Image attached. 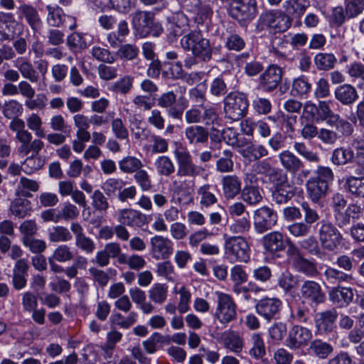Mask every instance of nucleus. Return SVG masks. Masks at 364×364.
<instances>
[{
    "label": "nucleus",
    "instance_id": "72a5a7b5",
    "mask_svg": "<svg viewBox=\"0 0 364 364\" xmlns=\"http://www.w3.org/2000/svg\"><path fill=\"white\" fill-rule=\"evenodd\" d=\"M364 213V207L357 203L349 204L343 213L336 216L339 225H346L350 223V219L359 220Z\"/></svg>",
    "mask_w": 364,
    "mask_h": 364
},
{
    "label": "nucleus",
    "instance_id": "052dcab7",
    "mask_svg": "<svg viewBox=\"0 0 364 364\" xmlns=\"http://www.w3.org/2000/svg\"><path fill=\"white\" fill-rule=\"evenodd\" d=\"M39 188L37 181L26 177H21L16 188L18 196H28L29 191L36 192Z\"/></svg>",
    "mask_w": 364,
    "mask_h": 364
},
{
    "label": "nucleus",
    "instance_id": "0e129e2a",
    "mask_svg": "<svg viewBox=\"0 0 364 364\" xmlns=\"http://www.w3.org/2000/svg\"><path fill=\"white\" fill-rule=\"evenodd\" d=\"M156 273L166 280L174 282L177 278L173 265L170 261H164L156 265Z\"/></svg>",
    "mask_w": 364,
    "mask_h": 364
},
{
    "label": "nucleus",
    "instance_id": "864d4df0",
    "mask_svg": "<svg viewBox=\"0 0 364 364\" xmlns=\"http://www.w3.org/2000/svg\"><path fill=\"white\" fill-rule=\"evenodd\" d=\"M31 210V203L26 199L16 198L10 205L11 213L19 218H23L29 215Z\"/></svg>",
    "mask_w": 364,
    "mask_h": 364
},
{
    "label": "nucleus",
    "instance_id": "39448f33",
    "mask_svg": "<svg viewBox=\"0 0 364 364\" xmlns=\"http://www.w3.org/2000/svg\"><path fill=\"white\" fill-rule=\"evenodd\" d=\"M321 247L326 251H334L341 244L342 235L331 223L322 220L320 222L317 232Z\"/></svg>",
    "mask_w": 364,
    "mask_h": 364
},
{
    "label": "nucleus",
    "instance_id": "f03ea898",
    "mask_svg": "<svg viewBox=\"0 0 364 364\" xmlns=\"http://www.w3.org/2000/svg\"><path fill=\"white\" fill-rule=\"evenodd\" d=\"M183 50L191 51L196 58L203 62H208L213 55L210 41L199 30H193L183 35L180 40Z\"/></svg>",
    "mask_w": 364,
    "mask_h": 364
},
{
    "label": "nucleus",
    "instance_id": "69168bd1",
    "mask_svg": "<svg viewBox=\"0 0 364 364\" xmlns=\"http://www.w3.org/2000/svg\"><path fill=\"white\" fill-rule=\"evenodd\" d=\"M134 78L129 75H125L116 82H114L111 87L110 90L125 95L128 93L133 85Z\"/></svg>",
    "mask_w": 364,
    "mask_h": 364
},
{
    "label": "nucleus",
    "instance_id": "b1692460",
    "mask_svg": "<svg viewBox=\"0 0 364 364\" xmlns=\"http://www.w3.org/2000/svg\"><path fill=\"white\" fill-rule=\"evenodd\" d=\"M17 14L20 19L25 18L28 24L34 31H39L42 27V21L37 9L29 4H22L18 7Z\"/></svg>",
    "mask_w": 364,
    "mask_h": 364
},
{
    "label": "nucleus",
    "instance_id": "09e8293b",
    "mask_svg": "<svg viewBox=\"0 0 364 364\" xmlns=\"http://www.w3.org/2000/svg\"><path fill=\"white\" fill-rule=\"evenodd\" d=\"M252 347L250 349V355L255 359L262 358L266 353L265 345L262 336L259 333H253L250 337Z\"/></svg>",
    "mask_w": 364,
    "mask_h": 364
},
{
    "label": "nucleus",
    "instance_id": "6ab92c4d",
    "mask_svg": "<svg viewBox=\"0 0 364 364\" xmlns=\"http://www.w3.org/2000/svg\"><path fill=\"white\" fill-rule=\"evenodd\" d=\"M282 69L275 65H269L259 76V85L266 92L274 90L282 80Z\"/></svg>",
    "mask_w": 364,
    "mask_h": 364
},
{
    "label": "nucleus",
    "instance_id": "de8ad7c7",
    "mask_svg": "<svg viewBox=\"0 0 364 364\" xmlns=\"http://www.w3.org/2000/svg\"><path fill=\"white\" fill-rule=\"evenodd\" d=\"M149 299L156 304H162L167 299L168 287L165 284L156 283L148 291Z\"/></svg>",
    "mask_w": 364,
    "mask_h": 364
},
{
    "label": "nucleus",
    "instance_id": "9b49d317",
    "mask_svg": "<svg viewBox=\"0 0 364 364\" xmlns=\"http://www.w3.org/2000/svg\"><path fill=\"white\" fill-rule=\"evenodd\" d=\"M22 32V25L12 13L0 11V41H11Z\"/></svg>",
    "mask_w": 364,
    "mask_h": 364
},
{
    "label": "nucleus",
    "instance_id": "6e6552de",
    "mask_svg": "<svg viewBox=\"0 0 364 364\" xmlns=\"http://www.w3.org/2000/svg\"><path fill=\"white\" fill-rule=\"evenodd\" d=\"M181 5L188 12L193 15L197 24H203L210 21L213 10L205 0H182Z\"/></svg>",
    "mask_w": 364,
    "mask_h": 364
},
{
    "label": "nucleus",
    "instance_id": "2f4dec72",
    "mask_svg": "<svg viewBox=\"0 0 364 364\" xmlns=\"http://www.w3.org/2000/svg\"><path fill=\"white\" fill-rule=\"evenodd\" d=\"M320 120L325 122L328 126L335 127L338 132L342 135H350L353 127L350 122L341 119L339 115H320ZM319 120V119H317Z\"/></svg>",
    "mask_w": 364,
    "mask_h": 364
},
{
    "label": "nucleus",
    "instance_id": "c03bdc74",
    "mask_svg": "<svg viewBox=\"0 0 364 364\" xmlns=\"http://www.w3.org/2000/svg\"><path fill=\"white\" fill-rule=\"evenodd\" d=\"M185 134L190 144H203L208 141V132L200 126H191L186 129Z\"/></svg>",
    "mask_w": 364,
    "mask_h": 364
},
{
    "label": "nucleus",
    "instance_id": "603ef678",
    "mask_svg": "<svg viewBox=\"0 0 364 364\" xmlns=\"http://www.w3.org/2000/svg\"><path fill=\"white\" fill-rule=\"evenodd\" d=\"M345 188L355 197L364 198V178H347Z\"/></svg>",
    "mask_w": 364,
    "mask_h": 364
},
{
    "label": "nucleus",
    "instance_id": "a19ab883",
    "mask_svg": "<svg viewBox=\"0 0 364 364\" xmlns=\"http://www.w3.org/2000/svg\"><path fill=\"white\" fill-rule=\"evenodd\" d=\"M212 186L205 183L197 189L199 203L202 208H208L218 203L216 196L211 191Z\"/></svg>",
    "mask_w": 364,
    "mask_h": 364
},
{
    "label": "nucleus",
    "instance_id": "f704fd0d",
    "mask_svg": "<svg viewBox=\"0 0 364 364\" xmlns=\"http://www.w3.org/2000/svg\"><path fill=\"white\" fill-rule=\"evenodd\" d=\"M14 65L19 70L23 77L31 82H36L38 80V74L29 60L23 57L18 58L14 61Z\"/></svg>",
    "mask_w": 364,
    "mask_h": 364
},
{
    "label": "nucleus",
    "instance_id": "f8f14e48",
    "mask_svg": "<svg viewBox=\"0 0 364 364\" xmlns=\"http://www.w3.org/2000/svg\"><path fill=\"white\" fill-rule=\"evenodd\" d=\"M117 220L119 223L133 228H141L149 223L146 215L133 208L119 210Z\"/></svg>",
    "mask_w": 364,
    "mask_h": 364
},
{
    "label": "nucleus",
    "instance_id": "8fccbe9b",
    "mask_svg": "<svg viewBox=\"0 0 364 364\" xmlns=\"http://www.w3.org/2000/svg\"><path fill=\"white\" fill-rule=\"evenodd\" d=\"M323 276L325 280L331 284H337L352 279L351 275L331 267H326Z\"/></svg>",
    "mask_w": 364,
    "mask_h": 364
},
{
    "label": "nucleus",
    "instance_id": "4be33fe9",
    "mask_svg": "<svg viewBox=\"0 0 364 364\" xmlns=\"http://www.w3.org/2000/svg\"><path fill=\"white\" fill-rule=\"evenodd\" d=\"M300 294L302 298L316 304L325 301V294L321 286L314 281H305L300 288Z\"/></svg>",
    "mask_w": 364,
    "mask_h": 364
},
{
    "label": "nucleus",
    "instance_id": "e433bc0d",
    "mask_svg": "<svg viewBox=\"0 0 364 364\" xmlns=\"http://www.w3.org/2000/svg\"><path fill=\"white\" fill-rule=\"evenodd\" d=\"M335 97L342 104L348 105L357 100L358 95L353 86L343 84L336 89Z\"/></svg>",
    "mask_w": 364,
    "mask_h": 364
},
{
    "label": "nucleus",
    "instance_id": "bb28decb",
    "mask_svg": "<svg viewBox=\"0 0 364 364\" xmlns=\"http://www.w3.org/2000/svg\"><path fill=\"white\" fill-rule=\"evenodd\" d=\"M154 21V16L150 12L136 11L133 16V24L140 37L150 34V28Z\"/></svg>",
    "mask_w": 364,
    "mask_h": 364
},
{
    "label": "nucleus",
    "instance_id": "4c0bfd02",
    "mask_svg": "<svg viewBox=\"0 0 364 364\" xmlns=\"http://www.w3.org/2000/svg\"><path fill=\"white\" fill-rule=\"evenodd\" d=\"M311 89L312 85L309 78L305 75H300L293 80L291 93L294 96L306 98L311 91Z\"/></svg>",
    "mask_w": 364,
    "mask_h": 364
},
{
    "label": "nucleus",
    "instance_id": "cd10ccee",
    "mask_svg": "<svg viewBox=\"0 0 364 364\" xmlns=\"http://www.w3.org/2000/svg\"><path fill=\"white\" fill-rule=\"evenodd\" d=\"M223 344L225 348L238 355L242 352L245 346L243 337L235 331H228L223 333Z\"/></svg>",
    "mask_w": 364,
    "mask_h": 364
},
{
    "label": "nucleus",
    "instance_id": "f257e3e1",
    "mask_svg": "<svg viewBox=\"0 0 364 364\" xmlns=\"http://www.w3.org/2000/svg\"><path fill=\"white\" fill-rule=\"evenodd\" d=\"M292 24V19L279 9H270L262 12L256 23L257 32L267 31L270 34L287 31Z\"/></svg>",
    "mask_w": 364,
    "mask_h": 364
},
{
    "label": "nucleus",
    "instance_id": "774afa93",
    "mask_svg": "<svg viewBox=\"0 0 364 364\" xmlns=\"http://www.w3.org/2000/svg\"><path fill=\"white\" fill-rule=\"evenodd\" d=\"M138 54V48L129 43L121 46L115 53L116 56L125 60H132L137 57Z\"/></svg>",
    "mask_w": 364,
    "mask_h": 364
},
{
    "label": "nucleus",
    "instance_id": "20e7f679",
    "mask_svg": "<svg viewBox=\"0 0 364 364\" xmlns=\"http://www.w3.org/2000/svg\"><path fill=\"white\" fill-rule=\"evenodd\" d=\"M287 250L286 252L287 261L298 272L307 277H314L318 274L316 264L314 260L305 258L299 248L289 239L287 240Z\"/></svg>",
    "mask_w": 364,
    "mask_h": 364
},
{
    "label": "nucleus",
    "instance_id": "5701e85b",
    "mask_svg": "<svg viewBox=\"0 0 364 364\" xmlns=\"http://www.w3.org/2000/svg\"><path fill=\"white\" fill-rule=\"evenodd\" d=\"M175 103H176L175 114L182 113L188 105V100L183 96L176 100V96L173 91L163 93L156 99L157 105L165 109L171 107Z\"/></svg>",
    "mask_w": 364,
    "mask_h": 364
},
{
    "label": "nucleus",
    "instance_id": "c85d7f7f",
    "mask_svg": "<svg viewBox=\"0 0 364 364\" xmlns=\"http://www.w3.org/2000/svg\"><path fill=\"white\" fill-rule=\"evenodd\" d=\"M354 297L350 287H338L329 292V299L339 307H344L352 302Z\"/></svg>",
    "mask_w": 364,
    "mask_h": 364
},
{
    "label": "nucleus",
    "instance_id": "ea45409f",
    "mask_svg": "<svg viewBox=\"0 0 364 364\" xmlns=\"http://www.w3.org/2000/svg\"><path fill=\"white\" fill-rule=\"evenodd\" d=\"M306 192L309 198L314 203L318 202L321 198L325 197L328 188L321 184L313 177L306 182Z\"/></svg>",
    "mask_w": 364,
    "mask_h": 364
},
{
    "label": "nucleus",
    "instance_id": "1a4fd4ad",
    "mask_svg": "<svg viewBox=\"0 0 364 364\" xmlns=\"http://www.w3.org/2000/svg\"><path fill=\"white\" fill-rule=\"evenodd\" d=\"M236 5L230 9V16L241 25L251 21L257 13L256 0H236Z\"/></svg>",
    "mask_w": 364,
    "mask_h": 364
},
{
    "label": "nucleus",
    "instance_id": "7c9ffc66",
    "mask_svg": "<svg viewBox=\"0 0 364 364\" xmlns=\"http://www.w3.org/2000/svg\"><path fill=\"white\" fill-rule=\"evenodd\" d=\"M223 192L226 199H233L242 192V182L236 175L225 176L222 178Z\"/></svg>",
    "mask_w": 364,
    "mask_h": 364
},
{
    "label": "nucleus",
    "instance_id": "4468645a",
    "mask_svg": "<svg viewBox=\"0 0 364 364\" xmlns=\"http://www.w3.org/2000/svg\"><path fill=\"white\" fill-rule=\"evenodd\" d=\"M248 107L247 97L241 92H230L224 99V111L226 114H246Z\"/></svg>",
    "mask_w": 364,
    "mask_h": 364
},
{
    "label": "nucleus",
    "instance_id": "393cba45",
    "mask_svg": "<svg viewBox=\"0 0 364 364\" xmlns=\"http://www.w3.org/2000/svg\"><path fill=\"white\" fill-rule=\"evenodd\" d=\"M262 244L265 251L271 254L283 251L286 247L284 235L279 231H273L264 235Z\"/></svg>",
    "mask_w": 364,
    "mask_h": 364
},
{
    "label": "nucleus",
    "instance_id": "4d7b16f0",
    "mask_svg": "<svg viewBox=\"0 0 364 364\" xmlns=\"http://www.w3.org/2000/svg\"><path fill=\"white\" fill-rule=\"evenodd\" d=\"M50 258L55 259L58 262L60 263L70 262L75 259L71 247L65 244L57 246Z\"/></svg>",
    "mask_w": 364,
    "mask_h": 364
},
{
    "label": "nucleus",
    "instance_id": "473e14b6",
    "mask_svg": "<svg viewBox=\"0 0 364 364\" xmlns=\"http://www.w3.org/2000/svg\"><path fill=\"white\" fill-rule=\"evenodd\" d=\"M279 159L283 168L291 173H296L303 166V162L289 151H284L279 154Z\"/></svg>",
    "mask_w": 364,
    "mask_h": 364
},
{
    "label": "nucleus",
    "instance_id": "58836bf2",
    "mask_svg": "<svg viewBox=\"0 0 364 364\" xmlns=\"http://www.w3.org/2000/svg\"><path fill=\"white\" fill-rule=\"evenodd\" d=\"M46 9L47 11V23L53 27L61 26L65 17L63 9L57 4H48L46 6Z\"/></svg>",
    "mask_w": 364,
    "mask_h": 364
},
{
    "label": "nucleus",
    "instance_id": "37998d69",
    "mask_svg": "<svg viewBox=\"0 0 364 364\" xmlns=\"http://www.w3.org/2000/svg\"><path fill=\"white\" fill-rule=\"evenodd\" d=\"M48 240L51 242H66L72 240L70 231L65 226L56 225L48 229Z\"/></svg>",
    "mask_w": 364,
    "mask_h": 364
},
{
    "label": "nucleus",
    "instance_id": "412c9836",
    "mask_svg": "<svg viewBox=\"0 0 364 364\" xmlns=\"http://www.w3.org/2000/svg\"><path fill=\"white\" fill-rule=\"evenodd\" d=\"M70 230L75 235V246L87 254H91L95 249L94 241L84 233L82 226L77 222L70 224Z\"/></svg>",
    "mask_w": 364,
    "mask_h": 364
},
{
    "label": "nucleus",
    "instance_id": "a18cd8bd",
    "mask_svg": "<svg viewBox=\"0 0 364 364\" xmlns=\"http://www.w3.org/2000/svg\"><path fill=\"white\" fill-rule=\"evenodd\" d=\"M138 317V313L136 311H131L126 316L120 313H116L112 315L110 321L121 328L128 329L136 323Z\"/></svg>",
    "mask_w": 364,
    "mask_h": 364
},
{
    "label": "nucleus",
    "instance_id": "e2e57ef3",
    "mask_svg": "<svg viewBox=\"0 0 364 364\" xmlns=\"http://www.w3.org/2000/svg\"><path fill=\"white\" fill-rule=\"evenodd\" d=\"M87 263V259L85 257L78 255L74 259L72 265L65 268L64 273L70 279L75 278L78 269H86Z\"/></svg>",
    "mask_w": 364,
    "mask_h": 364
},
{
    "label": "nucleus",
    "instance_id": "c9c22d12",
    "mask_svg": "<svg viewBox=\"0 0 364 364\" xmlns=\"http://www.w3.org/2000/svg\"><path fill=\"white\" fill-rule=\"evenodd\" d=\"M238 152L249 161H255L268 154L267 149L262 145H255L247 142L239 148Z\"/></svg>",
    "mask_w": 364,
    "mask_h": 364
},
{
    "label": "nucleus",
    "instance_id": "9d476101",
    "mask_svg": "<svg viewBox=\"0 0 364 364\" xmlns=\"http://www.w3.org/2000/svg\"><path fill=\"white\" fill-rule=\"evenodd\" d=\"M253 219L256 232L262 234L277 224V214L273 209L262 206L254 211Z\"/></svg>",
    "mask_w": 364,
    "mask_h": 364
},
{
    "label": "nucleus",
    "instance_id": "bf43d9fd",
    "mask_svg": "<svg viewBox=\"0 0 364 364\" xmlns=\"http://www.w3.org/2000/svg\"><path fill=\"white\" fill-rule=\"evenodd\" d=\"M310 350L321 359L326 358L333 351V348L329 343L321 340H314L311 343Z\"/></svg>",
    "mask_w": 364,
    "mask_h": 364
},
{
    "label": "nucleus",
    "instance_id": "79ce46f5",
    "mask_svg": "<svg viewBox=\"0 0 364 364\" xmlns=\"http://www.w3.org/2000/svg\"><path fill=\"white\" fill-rule=\"evenodd\" d=\"M337 58L331 53H318L314 58V63L318 70L327 71L334 68Z\"/></svg>",
    "mask_w": 364,
    "mask_h": 364
},
{
    "label": "nucleus",
    "instance_id": "f3484780",
    "mask_svg": "<svg viewBox=\"0 0 364 364\" xmlns=\"http://www.w3.org/2000/svg\"><path fill=\"white\" fill-rule=\"evenodd\" d=\"M282 301L277 298H263L256 304V311L259 315L269 321L276 318L282 309Z\"/></svg>",
    "mask_w": 364,
    "mask_h": 364
},
{
    "label": "nucleus",
    "instance_id": "5fc2aeb1",
    "mask_svg": "<svg viewBox=\"0 0 364 364\" xmlns=\"http://www.w3.org/2000/svg\"><path fill=\"white\" fill-rule=\"evenodd\" d=\"M354 159V153L350 148H337L331 156V161L336 165H345Z\"/></svg>",
    "mask_w": 364,
    "mask_h": 364
},
{
    "label": "nucleus",
    "instance_id": "2eb2a0df",
    "mask_svg": "<svg viewBox=\"0 0 364 364\" xmlns=\"http://www.w3.org/2000/svg\"><path fill=\"white\" fill-rule=\"evenodd\" d=\"M312 338L311 331L300 326H294L289 331L286 346L292 350L306 346Z\"/></svg>",
    "mask_w": 364,
    "mask_h": 364
},
{
    "label": "nucleus",
    "instance_id": "680f3d73",
    "mask_svg": "<svg viewBox=\"0 0 364 364\" xmlns=\"http://www.w3.org/2000/svg\"><path fill=\"white\" fill-rule=\"evenodd\" d=\"M44 165V161L38 155H31L22 163V171L26 174H32Z\"/></svg>",
    "mask_w": 364,
    "mask_h": 364
},
{
    "label": "nucleus",
    "instance_id": "6e6d98bb",
    "mask_svg": "<svg viewBox=\"0 0 364 364\" xmlns=\"http://www.w3.org/2000/svg\"><path fill=\"white\" fill-rule=\"evenodd\" d=\"M251 222L250 213H247L246 215L235 220L229 225V230L232 234L245 235L251 230Z\"/></svg>",
    "mask_w": 364,
    "mask_h": 364
},
{
    "label": "nucleus",
    "instance_id": "49530a36",
    "mask_svg": "<svg viewBox=\"0 0 364 364\" xmlns=\"http://www.w3.org/2000/svg\"><path fill=\"white\" fill-rule=\"evenodd\" d=\"M144 166L142 161L132 156H127L119 161V170L124 173H136Z\"/></svg>",
    "mask_w": 364,
    "mask_h": 364
},
{
    "label": "nucleus",
    "instance_id": "dca6fc26",
    "mask_svg": "<svg viewBox=\"0 0 364 364\" xmlns=\"http://www.w3.org/2000/svg\"><path fill=\"white\" fill-rule=\"evenodd\" d=\"M205 87L203 84H198L189 90L190 98L196 103L194 112L197 114H215L217 112L216 105L205 101Z\"/></svg>",
    "mask_w": 364,
    "mask_h": 364
},
{
    "label": "nucleus",
    "instance_id": "ddd939ff",
    "mask_svg": "<svg viewBox=\"0 0 364 364\" xmlns=\"http://www.w3.org/2000/svg\"><path fill=\"white\" fill-rule=\"evenodd\" d=\"M151 253L156 259H167L173 252V243L168 237L155 235L150 240Z\"/></svg>",
    "mask_w": 364,
    "mask_h": 364
},
{
    "label": "nucleus",
    "instance_id": "3c124183",
    "mask_svg": "<svg viewBox=\"0 0 364 364\" xmlns=\"http://www.w3.org/2000/svg\"><path fill=\"white\" fill-rule=\"evenodd\" d=\"M241 198L250 205H256L262 200L259 188L255 186H245L241 192Z\"/></svg>",
    "mask_w": 364,
    "mask_h": 364
},
{
    "label": "nucleus",
    "instance_id": "13d9d810",
    "mask_svg": "<svg viewBox=\"0 0 364 364\" xmlns=\"http://www.w3.org/2000/svg\"><path fill=\"white\" fill-rule=\"evenodd\" d=\"M157 173L160 176H169L175 171V166L167 156H159L154 163Z\"/></svg>",
    "mask_w": 364,
    "mask_h": 364
},
{
    "label": "nucleus",
    "instance_id": "a211bd4d",
    "mask_svg": "<svg viewBox=\"0 0 364 364\" xmlns=\"http://www.w3.org/2000/svg\"><path fill=\"white\" fill-rule=\"evenodd\" d=\"M338 317L335 309L318 312L315 316V326L320 334H328L336 328V321Z\"/></svg>",
    "mask_w": 364,
    "mask_h": 364
},
{
    "label": "nucleus",
    "instance_id": "338daca9",
    "mask_svg": "<svg viewBox=\"0 0 364 364\" xmlns=\"http://www.w3.org/2000/svg\"><path fill=\"white\" fill-rule=\"evenodd\" d=\"M125 181L121 178H110L103 183L102 189L107 196H110L114 195L117 191L119 193L125 186Z\"/></svg>",
    "mask_w": 364,
    "mask_h": 364
},
{
    "label": "nucleus",
    "instance_id": "a878e982",
    "mask_svg": "<svg viewBox=\"0 0 364 364\" xmlns=\"http://www.w3.org/2000/svg\"><path fill=\"white\" fill-rule=\"evenodd\" d=\"M176 181L173 182L176 186L177 198L176 203L179 205L188 206L194 203L193 191L194 182L184 181L179 186H176Z\"/></svg>",
    "mask_w": 364,
    "mask_h": 364
},
{
    "label": "nucleus",
    "instance_id": "aec40b11",
    "mask_svg": "<svg viewBox=\"0 0 364 364\" xmlns=\"http://www.w3.org/2000/svg\"><path fill=\"white\" fill-rule=\"evenodd\" d=\"M303 182L304 181L298 177L293 183L289 182L274 188L272 192V200L277 204L287 203L296 194V188L294 186V184L301 185Z\"/></svg>",
    "mask_w": 364,
    "mask_h": 364
},
{
    "label": "nucleus",
    "instance_id": "7ed1b4c3",
    "mask_svg": "<svg viewBox=\"0 0 364 364\" xmlns=\"http://www.w3.org/2000/svg\"><path fill=\"white\" fill-rule=\"evenodd\" d=\"M215 294L216 306L213 314V318L220 324L227 326L237 319V304L232 296L228 294L217 291Z\"/></svg>",
    "mask_w": 364,
    "mask_h": 364
},
{
    "label": "nucleus",
    "instance_id": "0eeeda50",
    "mask_svg": "<svg viewBox=\"0 0 364 364\" xmlns=\"http://www.w3.org/2000/svg\"><path fill=\"white\" fill-rule=\"evenodd\" d=\"M174 156L178 164V176L196 177L205 171L203 167L193 164L191 155L186 148L178 147L176 149Z\"/></svg>",
    "mask_w": 364,
    "mask_h": 364
},
{
    "label": "nucleus",
    "instance_id": "423d86ee",
    "mask_svg": "<svg viewBox=\"0 0 364 364\" xmlns=\"http://www.w3.org/2000/svg\"><path fill=\"white\" fill-rule=\"evenodd\" d=\"M226 254L233 262H247L250 256V248L245 237H228L225 242Z\"/></svg>",
    "mask_w": 364,
    "mask_h": 364
},
{
    "label": "nucleus",
    "instance_id": "c756f323",
    "mask_svg": "<svg viewBox=\"0 0 364 364\" xmlns=\"http://www.w3.org/2000/svg\"><path fill=\"white\" fill-rule=\"evenodd\" d=\"M309 6V0H286L283 4V12L292 20L294 18H300Z\"/></svg>",
    "mask_w": 364,
    "mask_h": 364
}]
</instances>
